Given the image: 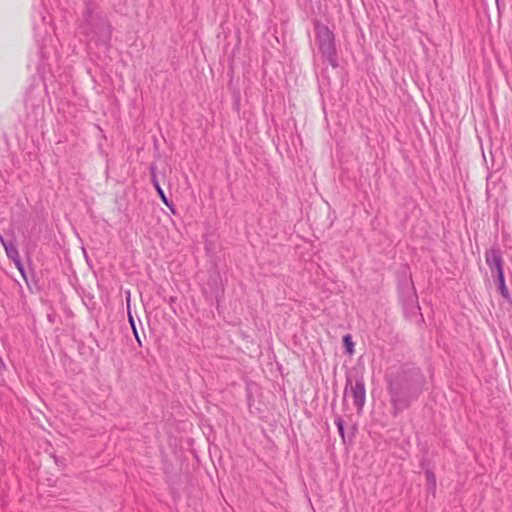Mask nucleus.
<instances>
[{
    "label": "nucleus",
    "mask_w": 512,
    "mask_h": 512,
    "mask_svg": "<svg viewBox=\"0 0 512 512\" xmlns=\"http://www.w3.org/2000/svg\"><path fill=\"white\" fill-rule=\"evenodd\" d=\"M81 33L90 41L107 44L111 38V28L106 20L100 15L88 12L84 16V22L81 25Z\"/></svg>",
    "instance_id": "nucleus-1"
},
{
    "label": "nucleus",
    "mask_w": 512,
    "mask_h": 512,
    "mask_svg": "<svg viewBox=\"0 0 512 512\" xmlns=\"http://www.w3.org/2000/svg\"><path fill=\"white\" fill-rule=\"evenodd\" d=\"M315 31L318 48L322 56L325 57L332 66H337L333 32L326 25L321 23L315 24Z\"/></svg>",
    "instance_id": "nucleus-2"
},
{
    "label": "nucleus",
    "mask_w": 512,
    "mask_h": 512,
    "mask_svg": "<svg viewBox=\"0 0 512 512\" xmlns=\"http://www.w3.org/2000/svg\"><path fill=\"white\" fill-rule=\"evenodd\" d=\"M345 396L352 398L353 404L355 405L358 413H360L366 400L364 381L362 379H357L354 384L351 381H348L345 387Z\"/></svg>",
    "instance_id": "nucleus-3"
},
{
    "label": "nucleus",
    "mask_w": 512,
    "mask_h": 512,
    "mask_svg": "<svg viewBox=\"0 0 512 512\" xmlns=\"http://www.w3.org/2000/svg\"><path fill=\"white\" fill-rule=\"evenodd\" d=\"M400 299L407 314L409 313L412 315L420 310L417 303V296L411 283H406L405 286L401 287Z\"/></svg>",
    "instance_id": "nucleus-4"
},
{
    "label": "nucleus",
    "mask_w": 512,
    "mask_h": 512,
    "mask_svg": "<svg viewBox=\"0 0 512 512\" xmlns=\"http://www.w3.org/2000/svg\"><path fill=\"white\" fill-rule=\"evenodd\" d=\"M485 260L489 266L492 275H499L504 273L503 271V259L500 249L492 248L485 254Z\"/></svg>",
    "instance_id": "nucleus-5"
},
{
    "label": "nucleus",
    "mask_w": 512,
    "mask_h": 512,
    "mask_svg": "<svg viewBox=\"0 0 512 512\" xmlns=\"http://www.w3.org/2000/svg\"><path fill=\"white\" fill-rule=\"evenodd\" d=\"M35 36L38 42H45L47 37H51L54 29L50 23V17L43 16L42 23L35 25Z\"/></svg>",
    "instance_id": "nucleus-6"
},
{
    "label": "nucleus",
    "mask_w": 512,
    "mask_h": 512,
    "mask_svg": "<svg viewBox=\"0 0 512 512\" xmlns=\"http://www.w3.org/2000/svg\"><path fill=\"white\" fill-rule=\"evenodd\" d=\"M4 249H5V252H6L8 258L11 259L15 263L16 267L23 274V267H22V264H21V261L19 258V253H18V250H17L16 246L14 245V243L11 241L8 243H4Z\"/></svg>",
    "instance_id": "nucleus-7"
},
{
    "label": "nucleus",
    "mask_w": 512,
    "mask_h": 512,
    "mask_svg": "<svg viewBox=\"0 0 512 512\" xmlns=\"http://www.w3.org/2000/svg\"><path fill=\"white\" fill-rule=\"evenodd\" d=\"M390 394H391V401H392L393 407L396 412L401 411L405 407L408 406V402L403 401L400 398L397 390L395 389V387L393 385L390 386Z\"/></svg>",
    "instance_id": "nucleus-8"
},
{
    "label": "nucleus",
    "mask_w": 512,
    "mask_h": 512,
    "mask_svg": "<svg viewBox=\"0 0 512 512\" xmlns=\"http://www.w3.org/2000/svg\"><path fill=\"white\" fill-rule=\"evenodd\" d=\"M154 184H155V188H156L157 193L160 196L162 202L172 211V213H175V210L173 208V204L168 200V198L166 197L163 189L160 187L158 182L155 181Z\"/></svg>",
    "instance_id": "nucleus-9"
},
{
    "label": "nucleus",
    "mask_w": 512,
    "mask_h": 512,
    "mask_svg": "<svg viewBox=\"0 0 512 512\" xmlns=\"http://www.w3.org/2000/svg\"><path fill=\"white\" fill-rule=\"evenodd\" d=\"M498 289L503 297H508V289L505 284L504 273L496 275Z\"/></svg>",
    "instance_id": "nucleus-10"
},
{
    "label": "nucleus",
    "mask_w": 512,
    "mask_h": 512,
    "mask_svg": "<svg viewBox=\"0 0 512 512\" xmlns=\"http://www.w3.org/2000/svg\"><path fill=\"white\" fill-rule=\"evenodd\" d=\"M128 318H129V322H130V325L132 327L134 336H135L137 342L139 343V345H141L142 343H141V340L139 338V335H138V332H137V329H136V326H135L134 318H133V316L131 315V313L129 311H128Z\"/></svg>",
    "instance_id": "nucleus-11"
},
{
    "label": "nucleus",
    "mask_w": 512,
    "mask_h": 512,
    "mask_svg": "<svg viewBox=\"0 0 512 512\" xmlns=\"http://www.w3.org/2000/svg\"><path fill=\"white\" fill-rule=\"evenodd\" d=\"M346 350L349 354L353 353V342L350 335H345L343 338Z\"/></svg>",
    "instance_id": "nucleus-12"
},
{
    "label": "nucleus",
    "mask_w": 512,
    "mask_h": 512,
    "mask_svg": "<svg viewBox=\"0 0 512 512\" xmlns=\"http://www.w3.org/2000/svg\"><path fill=\"white\" fill-rule=\"evenodd\" d=\"M426 478H427L428 484L430 486L434 487L436 485V477H435V475L432 472L427 471L426 472Z\"/></svg>",
    "instance_id": "nucleus-13"
},
{
    "label": "nucleus",
    "mask_w": 512,
    "mask_h": 512,
    "mask_svg": "<svg viewBox=\"0 0 512 512\" xmlns=\"http://www.w3.org/2000/svg\"><path fill=\"white\" fill-rule=\"evenodd\" d=\"M335 424L337 426V429L339 431V434L344 437V424H343V420L341 418H337L335 420Z\"/></svg>",
    "instance_id": "nucleus-14"
},
{
    "label": "nucleus",
    "mask_w": 512,
    "mask_h": 512,
    "mask_svg": "<svg viewBox=\"0 0 512 512\" xmlns=\"http://www.w3.org/2000/svg\"><path fill=\"white\" fill-rule=\"evenodd\" d=\"M0 242L4 246V243H8L9 241H5L4 238L0 235Z\"/></svg>",
    "instance_id": "nucleus-15"
},
{
    "label": "nucleus",
    "mask_w": 512,
    "mask_h": 512,
    "mask_svg": "<svg viewBox=\"0 0 512 512\" xmlns=\"http://www.w3.org/2000/svg\"><path fill=\"white\" fill-rule=\"evenodd\" d=\"M4 366L2 359L0 358V369Z\"/></svg>",
    "instance_id": "nucleus-16"
}]
</instances>
